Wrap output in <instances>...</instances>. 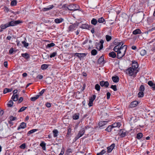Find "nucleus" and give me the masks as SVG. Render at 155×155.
<instances>
[{"mask_svg": "<svg viewBox=\"0 0 155 155\" xmlns=\"http://www.w3.org/2000/svg\"><path fill=\"white\" fill-rule=\"evenodd\" d=\"M21 56L27 59L30 57L29 54L27 53H22L21 54Z\"/></svg>", "mask_w": 155, "mask_h": 155, "instance_id": "26", "label": "nucleus"}, {"mask_svg": "<svg viewBox=\"0 0 155 155\" xmlns=\"http://www.w3.org/2000/svg\"><path fill=\"white\" fill-rule=\"evenodd\" d=\"M37 129H33L29 131L27 134L28 136H29L31 134L34 133L37 130Z\"/></svg>", "mask_w": 155, "mask_h": 155, "instance_id": "35", "label": "nucleus"}, {"mask_svg": "<svg viewBox=\"0 0 155 155\" xmlns=\"http://www.w3.org/2000/svg\"><path fill=\"white\" fill-rule=\"evenodd\" d=\"M45 90V89H42L40 92L39 93H38L39 95H37L39 96H41L44 94Z\"/></svg>", "mask_w": 155, "mask_h": 155, "instance_id": "54", "label": "nucleus"}, {"mask_svg": "<svg viewBox=\"0 0 155 155\" xmlns=\"http://www.w3.org/2000/svg\"><path fill=\"white\" fill-rule=\"evenodd\" d=\"M48 66L49 65L48 64H43L41 65V69L43 70H45L47 69Z\"/></svg>", "mask_w": 155, "mask_h": 155, "instance_id": "31", "label": "nucleus"}, {"mask_svg": "<svg viewBox=\"0 0 155 155\" xmlns=\"http://www.w3.org/2000/svg\"><path fill=\"white\" fill-rule=\"evenodd\" d=\"M27 108V107H21L20 110H18V112H22L25 110Z\"/></svg>", "mask_w": 155, "mask_h": 155, "instance_id": "51", "label": "nucleus"}, {"mask_svg": "<svg viewBox=\"0 0 155 155\" xmlns=\"http://www.w3.org/2000/svg\"><path fill=\"white\" fill-rule=\"evenodd\" d=\"M87 54L85 53H75L74 54V55L78 57L79 58H81L85 57L86 55Z\"/></svg>", "mask_w": 155, "mask_h": 155, "instance_id": "16", "label": "nucleus"}, {"mask_svg": "<svg viewBox=\"0 0 155 155\" xmlns=\"http://www.w3.org/2000/svg\"><path fill=\"white\" fill-rule=\"evenodd\" d=\"M110 88L113 89L114 91H116L117 90L116 85H112Z\"/></svg>", "mask_w": 155, "mask_h": 155, "instance_id": "52", "label": "nucleus"}, {"mask_svg": "<svg viewBox=\"0 0 155 155\" xmlns=\"http://www.w3.org/2000/svg\"><path fill=\"white\" fill-rule=\"evenodd\" d=\"M112 130H116V129H114L112 125L109 126L107 127L105 129V130L108 132L111 131Z\"/></svg>", "mask_w": 155, "mask_h": 155, "instance_id": "24", "label": "nucleus"}, {"mask_svg": "<svg viewBox=\"0 0 155 155\" xmlns=\"http://www.w3.org/2000/svg\"><path fill=\"white\" fill-rule=\"evenodd\" d=\"M107 121H101L99 122L98 125L100 127H102L107 124Z\"/></svg>", "mask_w": 155, "mask_h": 155, "instance_id": "17", "label": "nucleus"}, {"mask_svg": "<svg viewBox=\"0 0 155 155\" xmlns=\"http://www.w3.org/2000/svg\"><path fill=\"white\" fill-rule=\"evenodd\" d=\"M53 136L54 137H57L58 136V131L57 130H54L53 131Z\"/></svg>", "mask_w": 155, "mask_h": 155, "instance_id": "37", "label": "nucleus"}, {"mask_svg": "<svg viewBox=\"0 0 155 155\" xmlns=\"http://www.w3.org/2000/svg\"><path fill=\"white\" fill-rule=\"evenodd\" d=\"M14 51L13 48H11L9 50V53L10 54H12Z\"/></svg>", "mask_w": 155, "mask_h": 155, "instance_id": "62", "label": "nucleus"}, {"mask_svg": "<svg viewBox=\"0 0 155 155\" xmlns=\"http://www.w3.org/2000/svg\"><path fill=\"white\" fill-rule=\"evenodd\" d=\"M17 2L16 0L12 1L11 3V5L12 6H15L17 5Z\"/></svg>", "mask_w": 155, "mask_h": 155, "instance_id": "42", "label": "nucleus"}, {"mask_svg": "<svg viewBox=\"0 0 155 155\" xmlns=\"http://www.w3.org/2000/svg\"><path fill=\"white\" fill-rule=\"evenodd\" d=\"M68 9L70 11H75V8H74V5L71 4L68 5Z\"/></svg>", "mask_w": 155, "mask_h": 155, "instance_id": "25", "label": "nucleus"}, {"mask_svg": "<svg viewBox=\"0 0 155 155\" xmlns=\"http://www.w3.org/2000/svg\"><path fill=\"white\" fill-rule=\"evenodd\" d=\"M123 45L124 43L123 42H119V45H118L117 46H118V47H120V46H123Z\"/></svg>", "mask_w": 155, "mask_h": 155, "instance_id": "61", "label": "nucleus"}, {"mask_svg": "<svg viewBox=\"0 0 155 155\" xmlns=\"http://www.w3.org/2000/svg\"><path fill=\"white\" fill-rule=\"evenodd\" d=\"M51 104L50 103L47 102L46 104V106L48 107H51Z\"/></svg>", "mask_w": 155, "mask_h": 155, "instance_id": "63", "label": "nucleus"}, {"mask_svg": "<svg viewBox=\"0 0 155 155\" xmlns=\"http://www.w3.org/2000/svg\"><path fill=\"white\" fill-rule=\"evenodd\" d=\"M121 125V124L119 122L115 123L112 125V126L114 129V128H116V129H116V130H117Z\"/></svg>", "mask_w": 155, "mask_h": 155, "instance_id": "10", "label": "nucleus"}, {"mask_svg": "<svg viewBox=\"0 0 155 155\" xmlns=\"http://www.w3.org/2000/svg\"><path fill=\"white\" fill-rule=\"evenodd\" d=\"M60 8L62 9L63 10H67L68 9V5L66 4H64Z\"/></svg>", "mask_w": 155, "mask_h": 155, "instance_id": "38", "label": "nucleus"}, {"mask_svg": "<svg viewBox=\"0 0 155 155\" xmlns=\"http://www.w3.org/2000/svg\"><path fill=\"white\" fill-rule=\"evenodd\" d=\"M78 25V24L77 23H74L69 25L68 28V32H70L73 31L75 30L77 28Z\"/></svg>", "mask_w": 155, "mask_h": 155, "instance_id": "5", "label": "nucleus"}, {"mask_svg": "<svg viewBox=\"0 0 155 155\" xmlns=\"http://www.w3.org/2000/svg\"><path fill=\"white\" fill-rule=\"evenodd\" d=\"M64 21V19L62 18H56L55 19L54 21L57 24L60 23Z\"/></svg>", "mask_w": 155, "mask_h": 155, "instance_id": "21", "label": "nucleus"}, {"mask_svg": "<svg viewBox=\"0 0 155 155\" xmlns=\"http://www.w3.org/2000/svg\"><path fill=\"white\" fill-rule=\"evenodd\" d=\"M153 22V19L151 18H148L147 19V22L150 25Z\"/></svg>", "mask_w": 155, "mask_h": 155, "instance_id": "43", "label": "nucleus"}, {"mask_svg": "<svg viewBox=\"0 0 155 155\" xmlns=\"http://www.w3.org/2000/svg\"><path fill=\"white\" fill-rule=\"evenodd\" d=\"M57 54V53L56 52H54L50 54V58H52L53 57H54Z\"/></svg>", "mask_w": 155, "mask_h": 155, "instance_id": "50", "label": "nucleus"}, {"mask_svg": "<svg viewBox=\"0 0 155 155\" xmlns=\"http://www.w3.org/2000/svg\"><path fill=\"white\" fill-rule=\"evenodd\" d=\"M12 99L15 101H17L18 99V95L17 94H13L12 97Z\"/></svg>", "mask_w": 155, "mask_h": 155, "instance_id": "20", "label": "nucleus"}, {"mask_svg": "<svg viewBox=\"0 0 155 155\" xmlns=\"http://www.w3.org/2000/svg\"><path fill=\"white\" fill-rule=\"evenodd\" d=\"M74 8H75V11L79 10L80 7L77 5H74Z\"/></svg>", "mask_w": 155, "mask_h": 155, "instance_id": "56", "label": "nucleus"}, {"mask_svg": "<svg viewBox=\"0 0 155 155\" xmlns=\"http://www.w3.org/2000/svg\"><path fill=\"white\" fill-rule=\"evenodd\" d=\"M79 116L77 114H75L73 116V118L74 120H77L79 118Z\"/></svg>", "mask_w": 155, "mask_h": 155, "instance_id": "53", "label": "nucleus"}, {"mask_svg": "<svg viewBox=\"0 0 155 155\" xmlns=\"http://www.w3.org/2000/svg\"><path fill=\"white\" fill-rule=\"evenodd\" d=\"M108 55L110 57H111L113 58H114L116 56V54L114 51H112L109 53L108 54Z\"/></svg>", "mask_w": 155, "mask_h": 155, "instance_id": "23", "label": "nucleus"}, {"mask_svg": "<svg viewBox=\"0 0 155 155\" xmlns=\"http://www.w3.org/2000/svg\"><path fill=\"white\" fill-rule=\"evenodd\" d=\"M119 42H118L117 40H115L114 41V44L116 46L119 45Z\"/></svg>", "mask_w": 155, "mask_h": 155, "instance_id": "60", "label": "nucleus"}, {"mask_svg": "<svg viewBox=\"0 0 155 155\" xmlns=\"http://www.w3.org/2000/svg\"><path fill=\"white\" fill-rule=\"evenodd\" d=\"M12 90V88L9 89L8 88H5L4 89L3 91V93L4 94H6L8 92H11Z\"/></svg>", "mask_w": 155, "mask_h": 155, "instance_id": "30", "label": "nucleus"}, {"mask_svg": "<svg viewBox=\"0 0 155 155\" xmlns=\"http://www.w3.org/2000/svg\"><path fill=\"white\" fill-rule=\"evenodd\" d=\"M110 95L111 94L110 92H108L107 93V99H110Z\"/></svg>", "mask_w": 155, "mask_h": 155, "instance_id": "58", "label": "nucleus"}, {"mask_svg": "<svg viewBox=\"0 0 155 155\" xmlns=\"http://www.w3.org/2000/svg\"><path fill=\"white\" fill-rule=\"evenodd\" d=\"M25 146H26L25 143H23L21 145L19 146V147L21 149H24L25 148Z\"/></svg>", "mask_w": 155, "mask_h": 155, "instance_id": "55", "label": "nucleus"}, {"mask_svg": "<svg viewBox=\"0 0 155 155\" xmlns=\"http://www.w3.org/2000/svg\"><path fill=\"white\" fill-rule=\"evenodd\" d=\"M118 134H120L121 137H123L126 136V130L124 129H121L120 130Z\"/></svg>", "mask_w": 155, "mask_h": 155, "instance_id": "12", "label": "nucleus"}, {"mask_svg": "<svg viewBox=\"0 0 155 155\" xmlns=\"http://www.w3.org/2000/svg\"><path fill=\"white\" fill-rule=\"evenodd\" d=\"M40 146L42 147L43 150H45L46 149V143L44 141H42L40 144Z\"/></svg>", "mask_w": 155, "mask_h": 155, "instance_id": "28", "label": "nucleus"}, {"mask_svg": "<svg viewBox=\"0 0 155 155\" xmlns=\"http://www.w3.org/2000/svg\"><path fill=\"white\" fill-rule=\"evenodd\" d=\"M97 21L99 23H103L105 21V20L103 17H101L98 19Z\"/></svg>", "mask_w": 155, "mask_h": 155, "instance_id": "34", "label": "nucleus"}, {"mask_svg": "<svg viewBox=\"0 0 155 155\" xmlns=\"http://www.w3.org/2000/svg\"><path fill=\"white\" fill-rule=\"evenodd\" d=\"M138 102L135 101L132 102L130 105V107L131 108L134 107L138 104Z\"/></svg>", "mask_w": 155, "mask_h": 155, "instance_id": "14", "label": "nucleus"}, {"mask_svg": "<svg viewBox=\"0 0 155 155\" xmlns=\"http://www.w3.org/2000/svg\"><path fill=\"white\" fill-rule=\"evenodd\" d=\"M104 61V58L103 56H101L98 60V63L101 64Z\"/></svg>", "mask_w": 155, "mask_h": 155, "instance_id": "27", "label": "nucleus"}, {"mask_svg": "<svg viewBox=\"0 0 155 155\" xmlns=\"http://www.w3.org/2000/svg\"><path fill=\"white\" fill-rule=\"evenodd\" d=\"M85 132V129L84 128H83L81 129L79 132L78 133L74 138L73 141L74 142H75L79 138L82 136L84 134Z\"/></svg>", "mask_w": 155, "mask_h": 155, "instance_id": "4", "label": "nucleus"}, {"mask_svg": "<svg viewBox=\"0 0 155 155\" xmlns=\"http://www.w3.org/2000/svg\"><path fill=\"white\" fill-rule=\"evenodd\" d=\"M147 84L153 90H155V83H153L152 81H149L148 82Z\"/></svg>", "mask_w": 155, "mask_h": 155, "instance_id": "11", "label": "nucleus"}, {"mask_svg": "<svg viewBox=\"0 0 155 155\" xmlns=\"http://www.w3.org/2000/svg\"><path fill=\"white\" fill-rule=\"evenodd\" d=\"M140 54L142 56H143L146 54V51L144 49H142L140 52Z\"/></svg>", "mask_w": 155, "mask_h": 155, "instance_id": "36", "label": "nucleus"}, {"mask_svg": "<svg viewBox=\"0 0 155 155\" xmlns=\"http://www.w3.org/2000/svg\"><path fill=\"white\" fill-rule=\"evenodd\" d=\"M96 97V96L95 95H93V97H91L89 99V103L88 105L89 107H91L93 105V103L94 100Z\"/></svg>", "mask_w": 155, "mask_h": 155, "instance_id": "9", "label": "nucleus"}, {"mask_svg": "<svg viewBox=\"0 0 155 155\" xmlns=\"http://www.w3.org/2000/svg\"><path fill=\"white\" fill-rule=\"evenodd\" d=\"M95 88L97 91H99L100 89V85L98 84H96L95 86Z\"/></svg>", "mask_w": 155, "mask_h": 155, "instance_id": "40", "label": "nucleus"}, {"mask_svg": "<svg viewBox=\"0 0 155 155\" xmlns=\"http://www.w3.org/2000/svg\"><path fill=\"white\" fill-rule=\"evenodd\" d=\"M43 78V76L42 75H38L36 77V78L39 79H41Z\"/></svg>", "mask_w": 155, "mask_h": 155, "instance_id": "59", "label": "nucleus"}, {"mask_svg": "<svg viewBox=\"0 0 155 155\" xmlns=\"http://www.w3.org/2000/svg\"><path fill=\"white\" fill-rule=\"evenodd\" d=\"M143 137V134L141 133H139L137 135L136 138L140 140Z\"/></svg>", "mask_w": 155, "mask_h": 155, "instance_id": "32", "label": "nucleus"}, {"mask_svg": "<svg viewBox=\"0 0 155 155\" xmlns=\"http://www.w3.org/2000/svg\"><path fill=\"white\" fill-rule=\"evenodd\" d=\"M115 146V144L114 143L112 144L110 147H107V152L108 153L111 152L113 150Z\"/></svg>", "mask_w": 155, "mask_h": 155, "instance_id": "13", "label": "nucleus"}, {"mask_svg": "<svg viewBox=\"0 0 155 155\" xmlns=\"http://www.w3.org/2000/svg\"><path fill=\"white\" fill-rule=\"evenodd\" d=\"M118 46H115L114 49L113 50L116 52L117 53V58L119 59L122 58L124 55H123L122 52L119 50L118 47Z\"/></svg>", "mask_w": 155, "mask_h": 155, "instance_id": "3", "label": "nucleus"}, {"mask_svg": "<svg viewBox=\"0 0 155 155\" xmlns=\"http://www.w3.org/2000/svg\"><path fill=\"white\" fill-rule=\"evenodd\" d=\"M97 53V51L95 49H93L91 51V54L92 55H96Z\"/></svg>", "mask_w": 155, "mask_h": 155, "instance_id": "45", "label": "nucleus"}, {"mask_svg": "<svg viewBox=\"0 0 155 155\" xmlns=\"http://www.w3.org/2000/svg\"><path fill=\"white\" fill-rule=\"evenodd\" d=\"M21 22V21L19 20L12 21L5 24H2L0 26V28L2 29H4L8 27L13 26L19 24Z\"/></svg>", "mask_w": 155, "mask_h": 155, "instance_id": "1", "label": "nucleus"}, {"mask_svg": "<svg viewBox=\"0 0 155 155\" xmlns=\"http://www.w3.org/2000/svg\"><path fill=\"white\" fill-rule=\"evenodd\" d=\"M144 93L143 91H140L139 92L138 96L139 97H142L143 96Z\"/></svg>", "mask_w": 155, "mask_h": 155, "instance_id": "44", "label": "nucleus"}, {"mask_svg": "<svg viewBox=\"0 0 155 155\" xmlns=\"http://www.w3.org/2000/svg\"><path fill=\"white\" fill-rule=\"evenodd\" d=\"M112 79L113 81L115 83H117L118 82L119 78L117 76H113L112 77Z\"/></svg>", "mask_w": 155, "mask_h": 155, "instance_id": "22", "label": "nucleus"}, {"mask_svg": "<svg viewBox=\"0 0 155 155\" xmlns=\"http://www.w3.org/2000/svg\"><path fill=\"white\" fill-rule=\"evenodd\" d=\"M9 118L10 120L11 121L15 120L16 119V117H14L12 116H10L9 117Z\"/></svg>", "mask_w": 155, "mask_h": 155, "instance_id": "57", "label": "nucleus"}, {"mask_svg": "<svg viewBox=\"0 0 155 155\" xmlns=\"http://www.w3.org/2000/svg\"><path fill=\"white\" fill-rule=\"evenodd\" d=\"M133 34L136 35L138 34H140L142 33L141 30L139 29H137L134 30L133 32Z\"/></svg>", "mask_w": 155, "mask_h": 155, "instance_id": "18", "label": "nucleus"}, {"mask_svg": "<svg viewBox=\"0 0 155 155\" xmlns=\"http://www.w3.org/2000/svg\"><path fill=\"white\" fill-rule=\"evenodd\" d=\"M131 67L134 69L138 70L137 68L138 67V64L137 62L135 61H132V67Z\"/></svg>", "mask_w": 155, "mask_h": 155, "instance_id": "8", "label": "nucleus"}, {"mask_svg": "<svg viewBox=\"0 0 155 155\" xmlns=\"http://www.w3.org/2000/svg\"><path fill=\"white\" fill-rule=\"evenodd\" d=\"M39 97V96H38L37 95L35 97H31L30 98V100L32 101H35L36 100L38 99Z\"/></svg>", "mask_w": 155, "mask_h": 155, "instance_id": "39", "label": "nucleus"}, {"mask_svg": "<svg viewBox=\"0 0 155 155\" xmlns=\"http://www.w3.org/2000/svg\"><path fill=\"white\" fill-rule=\"evenodd\" d=\"M106 38L107 41H109L112 38L110 36L107 35L106 36Z\"/></svg>", "mask_w": 155, "mask_h": 155, "instance_id": "48", "label": "nucleus"}, {"mask_svg": "<svg viewBox=\"0 0 155 155\" xmlns=\"http://www.w3.org/2000/svg\"><path fill=\"white\" fill-rule=\"evenodd\" d=\"M26 124L24 122H22L21 123L20 125L17 128V130H19L20 129H24L26 127Z\"/></svg>", "mask_w": 155, "mask_h": 155, "instance_id": "15", "label": "nucleus"}, {"mask_svg": "<svg viewBox=\"0 0 155 155\" xmlns=\"http://www.w3.org/2000/svg\"><path fill=\"white\" fill-rule=\"evenodd\" d=\"M81 28L83 29H87L89 28V26L87 24H83L81 25Z\"/></svg>", "mask_w": 155, "mask_h": 155, "instance_id": "33", "label": "nucleus"}, {"mask_svg": "<svg viewBox=\"0 0 155 155\" xmlns=\"http://www.w3.org/2000/svg\"><path fill=\"white\" fill-rule=\"evenodd\" d=\"M21 43L26 48H27L28 46V43L26 42L25 41H22Z\"/></svg>", "mask_w": 155, "mask_h": 155, "instance_id": "47", "label": "nucleus"}, {"mask_svg": "<svg viewBox=\"0 0 155 155\" xmlns=\"http://www.w3.org/2000/svg\"><path fill=\"white\" fill-rule=\"evenodd\" d=\"M138 72V70L134 69L131 67L129 68L126 71L127 74H128L130 76H133L134 77H136L137 74Z\"/></svg>", "mask_w": 155, "mask_h": 155, "instance_id": "2", "label": "nucleus"}, {"mask_svg": "<svg viewBox=\"0 0 155 155\" xmlns=\"http://www.w3.org/2000/svg\"><path fill=\"white\" fill-rule=\"evenodd\" d=\"M145 90V87L143 85H140V88L139 90L140 91H143Z\"/></svg>", "mask_w": 155, "mask_h": 155, "instance_id": "49", "label": "nucleus"}, {"mask_svg": "<svg viewBox=\"0 0 155 155\" xmlns=\"http://www.w3.org/2000/svg\"><path fill=\"white\" fill-rule=\"evenodd\" d=\"M100 84L101 87L104 86L105 87H107L109 85V83L107 81H100Z\"/></svg>", "mask_w": 155, "mask_h": 155, "instance_id": "7", "label": "nucleus"}, {"mask_svg": "<svg viewBox=\"0 0 155 155\" xmlns=\"http://www.w3.org/2000/svg\"><path fill=\"white\" fill-rule=\"evenodd\" d=\"M54 7L53 5H51L48 6L47 8H44L42 9V10L44 11H46L52 9Z\"/></svg>", "mask_w": 155, "mask_h": 155, "instance_id": "19", "label": "nucleus"}, {"mask_svg": "<svg viewBox=\"0 0 155 155\" xmlns=\"http://www.w3.org/2000/svg\"><path fill=\"white\" fill-rule=\"evenodd\" d=\"M13 102L12 100H10L8 102V107H12L13 105Z\"/></svg>", "mask_w": 155, "mask_h": 155, "instance_id": "41", "label": "nucleus"}, {"mask_svg": "<svg viewBox=\"0 0 155 155\" xmlns=\"http://www.w3.org/2000/svg\"><path fill=\"white\" fill-rule=\"evenodd\" d=\"M98 22L97 20L94 18H93L91 20V23L94 25H95Z\"/></svg>", "mask_w": 155, "mask_h": 155, "instance_id": "29", "label": "nucleus"}, {"mask_svg": "<svg viewBox=\"0 0 155 155\" xmlns=\"http://www.w3.org/2000/svg\"><path fill=\"white\" fill-rule=\"evenodd\" d=\"M64 147H62L61 149V153L60 154H61L62 155H63L64 153Z\"/></svg>", "mask_w": 155, "mask_h": 155, "instance_id": "64", "label": "nucleus"}, {"mask_svg": "<svg viewBox=\"0 0 155 155\" xmlns=\"http://www.w3.org/2000/svg\"><path fill=\"white\" fill-rule=\"evenodd\" d=\"M55 45L53 43H51L50 44H48L46 46V48H50L51 47H53Z\"/></svg>", "mask_w": 155, "mask_h": 155, "instance_id": "46", "label": "nucleus"}, {"mask_svg": "<svg viewBox=\"0 0 155 155\" xmlns=\"http://www.w3.org/2000/svg\"><path fill=\"white\" fill-rule=\"evenodd\" d=\"M127 47V46L126 45H124L123 46H120V47H118L119 50L122 52L123 55H125Z\"/></svg>", "mask_w": 155, "mask_h": 155, "instance_id": "6", "label": "nucleus"}]
</instances>
